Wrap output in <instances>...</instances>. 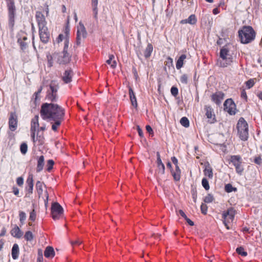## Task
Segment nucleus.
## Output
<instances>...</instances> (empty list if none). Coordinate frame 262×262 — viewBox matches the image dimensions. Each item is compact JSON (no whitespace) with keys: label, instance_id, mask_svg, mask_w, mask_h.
<instances>
[{"label":"nucleus","instance_id":"f257e3e1","mask_svg":"<svg viewBox=\"0 0 262 262\" xmlns=\"http://www.w3.org/2000/svg\"><path fill=\"white\" fill-rule=\"evenodd\" d=\"M42 119L50 122L52 129L57 131L63 120L65 111L61 106L55 103H43L40 111Z\"/></svg>","mask_w":262,"mask_h":262},{"label":"nucleus","instance_id":"f03ea898","mask_svg":"<svg viewBox=\"0 0 262 262\" xmlns=\"http://www.w3.org/2000/svg\"><path fill=\"white\" fill-rule=\"evenodd\" d=\"M238 33L242 43H249L252 41L255 37V32L251 26H244L238 31Z\"/></svg>","mask_w":262,"mask_h":262},{"label":"nucleus","instance_id":"7ed1b4c3","mask_svg":"<svg viewBox=\"0 0 262 262\" xmlns=\"http://www.w3.org/2000/svg\"><path fill=\"white\" fill-rule=\"evenodd\" d=\"M221 59L217 60V64L220 67H226L232 62L233 57L229 53V50L226 47H223L220 52Z\"/></svg>","mask_w":262,"mask_h":262},{"label":"nucleus","instance_id":"20e7f679","mask_svg":"<svg viewBox=\"0 0 262 262\" xmlns=\"http://www.w3.org/2000/svg\"><path fill=\"white\" fill-rule=\"evenodd\" d=\"M238 134L242 140L246 141L248 138V125L243 118H240L236 125Z\"/></svg>","mask_w":262,"mask_h":262},{"label":"nucleus","instance_id":"39448f33","mask_svg":"<svg viewBox=\"0 0 262 262\" xmlns=\"http://www.w3.org/2000/svg\"><path fill=\"white\" fill-rule=\"evenodd\" d=\"M86 29L81 21L77 26L76 45L79 46L87 36Z\"/></svg>","mask_w":262,"mask_h":262},{"label":"nucleus","instance_id":"423d86ee","mask_svg":"<svg viewBox=\"0 0 262 262\" xmlns=\"http://www.w3.org/2000/svg\"><path fill=\"white\" fill-rule=\"evenodd\" d=\"M8 11L9 26L12 27L14 23L16 8L14 0H6Z\"/></svg>","mask_w":262,"mask_h":262},{"label":"nucleus","instance_id":"0eeeda50","mask_svg":"<svg viewBox=\"0 0 262 262\" xmlns=\"http://www.w3.org/2000/svg\"><path fill=\"white\" fill-rule=\"evenodd\" d=\"M58 87L55 81H52L47 91L46 98L51 101H56L57 99V92Z\"/></svg>","mask_w":262,"mask_h":262},{"label":"nucleus","instance_id":"6e6552de","mask_svg":"<svg viewBox=\"0 0 262 262\" xmlns=\"http://www.w3.org/2000/svg\"><path fill=\"white\" fill-rule=\"evenodd\" d=\"M235 214V210L233 207H230L226 211L223 212V222L227 229H229L228 224L233 221Z\"/></svg>","mask_w":262,"mask_h":262},{"label":"nucleus","instance_id":"1a4fd4ad","mask_svg":"<svg viewBox=\"0 0 262 262\" xmlns=\"http://www.w3.org/2000/svg\"><path fill=\"white\" fill-rule=\"evenodd\" d=\"M230 161L235 166L236 172L241 174L244 170L242 165V160L241 157L238 155L231 156Z\"/></svg>","mask_w":262,"mask_h":262},{"label":"nucleus","instance_id":"9d476101","mask_svg":"<svg viewBox=\"0 0 262 262\" xmlns=\"http://www.w3.org/2000/svg\"><path fill=\"white\" fill-rule=\"evenodd\" d=\"M63 208L58 203L55 202L52 204L51 207L52 217L54 220L59 219L63 214Z\"/></svg>","mask_w":262,"mask_h":262},{"label":"nucleus","instance_id":"9b49d317","mask_svg":"<svg viewBox=\"0 0 262 262\" xmlns=\"http://www.w3.org/2000/svg\"><path fill=\"white\" fill-rule=\"evenodd\" d=\"M39 116L36 115L31 121V136L34 142H35V133L39 130Z\"/></svg>","mask_w":262,"mask_h":262},{"label":"nucleus","instance_id":"f8f14e48","mask_svg":"<svg viewBox=\"0 0 262 262\" xmlns=\"http://www.w3.org/2000/svg\"><path fill=\"white\" fill-rule=\"evenodd\" d=\"M224 110L230 115L235 114L236 106L231 99H227L224 103Z\"/></svg>","mask_w":262,"mask_h":262},{"label":"nucleus","instance_id":"ddd939ff","mask_svg":"<svg viewBox=\"0 0 262 262\" xmlns=\"http://www.w3.org/2000/svg\"><path fill=\"white\" fill-rule=\"evenodd\" d=\"M39 34L40 40L47 43L50 39V33L47 27L39 28Z\"/></svg>","mask_w":262,"mask_h":262},{"label":"nucleus","instance_id":"4468645a","mask_svg":"<svg viewBox=\"0 0 262 262\" xmlns=\"http://www.w3.org/2000/svg\"><path fill=\"white\" fill-rule=\"evenodd\" d=\"M35 17L39 28L47 27V22L43 14L39 11L36 12Z\"/></svg>","mask_w":262,"mask_h":262},{"label":"nucleus","instance_id":"2eb2a0df","mask_svg":"<svg viewBox=\"0 0 262 262\" xmlns=\"http://www.w3.org/2000/svg\"><path fill=\"white\" fill-rule=\"evenodd\" d=\"M17 116L14 113H11L9 119V126L11 131H14L17 128Z\"/></svg>","mask_w":262,"mask_h":262},{"label":"nucleus","instance_id":"dca6fc26","mask_svg":"<svg viewBox=\"0 0 262 262\" xmlns=\"http://www.w3.org/2000/svg\"><path fill=\"white\" fill-rule=\"evenodd\" d=\"M71 56L69 55L67 50L63 51L60 55L59 56L57 61L60 64H66L70 62Z\"/></svg>","mask_w":262,"mask_h":262},{"label":"nucleus","instance_id":"f3484780","mask_svg":"<svg viewBox=\"0 0 262 262\" xmlns=\"http://www.w3.org/2000/svg\"><path fill=\"white\" fill-rule=\"evenodd\" d=\"M204 109L206 111L205 115L207 118L209 119V122L210 123H213L215 121V115L213 114V111L210 106H205Z\"/></svg>","mask_w":262,"mask_h":262},{"label":"nucleus","instance_id":"a211bd4d","mask_svg":"<svg viewBox=\"0 0 262 262\" xmlns=\"http://www.w3.org/2000/svg\"><path fill=\"white\" fill-rule=\"evenodd\" d=\"M225 95L222 92H217L213 94L211 96V99L216 104H220L224 98Z\"/></svg>","mask_w":262,"mask_h":262},{"label":"nucleus","instance_id":"6ab92c4d","mask_svg":"<svg viewBox=\"0 0 262 262\" xmlns=\"http://www.w3.org/2000/svg\"><path fill=\"white\" fill-rule=\"evenodd\" d=\"M26 190L29 193L32 194L33 189V178L32 175H29L26 181Z\"/></svg>","mask_w":262,"mask_h":262},{"label":"nucleus","instance_id":"aec40b11","mask_svg":"<svg viewBox=\"0 0 262 262\" xmlns=\"http://www.w3.org/2000/svg\"><path fill=\"white\" fill-rule=\"evenodd\" d=\"M73 75V72L71 70H67L64 71L62 77V80L64 83H68L72 81Z\"/></svg>","mask_w":262,"mask_h":262},{"label":"nucleus","instance_id":"412c9836","mask_svg":"<svg viewBox=\"0 0 262 262\" xmlns=\"http://www.w3.org/2000/svg\"><path fill=\"white\" fill-rule=\"evenodd\" d=\"M205 167L203 171L204 175L209 179H212L213 176L212 167L208 163L205 164Z\"/></svg>","mask_w":262,"mask_h":262},{"label":"nucleus","instance_id":"4be33fe9","mask_svg":"<svg viewBox=\"0 0 262 262\" xmlns=\"http://www.w3.org/2000/svg\"><path fill=\"white\" fill-rule=\"evenodd\" d=\"M129 95L131 103L133 106L137 108L138 106V103L135 94L132 88H129Z\"/></svg>","mask_w":262,"mask_h":262},{"label":"nucleus","instance_id":"5701e85b","mask_svg":"<svg viewBox=\"0 0 262 262\" xmlns=\"http://www.w3.org/2000/svg\"><path fill=\"white\" fill-rule=\"evenodd\" d=\"M157 165L159 170V172L161 173V174H164L165 172V166L162 162V160L160 158V155L159 152H157Z\"/></svg>","mask_w":262,"mask_h":262},{"label":"nucleus","instance_id":"b1692460","mask_svg":"<svg viewBox=\"0 0 262 262\" xmlns=\"http://www.w3.org/2000/svg\"><path fill=\"white\" fill-rule=\"evenodd\" d=\"M11 235L17 238H20L23 235V232L20 230L19 227L15 226L11 231Z\"/></svg>","mask_w":262,"mask_h":262},{"label":"nucleus","instance_id":"393cba45","mask_svg":"<svg viewBox=\"0 0 262 262\" xmlns=\"http://www.w3.org/2000/svg\"><path fill=\"white\" fill-rule=\"evenodd\" d=\"M44 161L45 159L43 156H40L37 158L36 167V171L37 172L41 171L43 169L45 165Z\"/></svg>","mask_w":262,"mask_h":262},{"label":"nucleus","instance_id":"a878e982","mask_svg":"<svg viewBox=\"0 0 262 262\" xmlns=\"http://www.w3.org/2000/svg\"><path fill=\"white\" fill-rule=\"evenodd\" d=\"M171 173L175 181H178L180 180L181 178V172L178 165H177L176 166V169L174 171L172 169H171Z\"/></svg>","mask_w":262,"mask_h":262},{"label":"nucleus","instance_id":"bb28decb","mask_svg":"<svg viewBox=\"0 0 262 262\" xmlns=\"http://www.w3.org/2000/svg\"><path fill=\"white\" fill-rule=\"evenodd\" d=\"M45 256L47 258L53 257L55 255L54 249L50 246H48L44 252Z\"/></svg>","mask_w":262,"mask_h":262},{"label":"nucleus","instance_id":"cd10ccee","mask_svg":"<svg viewBox=\"0 0 262 262\" xmlns=\"http://www.w3.org/2000/svg\"><path fill=\"white\" fill-rule=\"evenodd\" d=\"M11 254L13 259H16L18 258L19 254V247L17 244H14L13 245L12 248Z\"/></svg>","mask_w":262,"mask_h":262},{"label":"nucleus","instance_id":"c85d7f7f","mask_svg":"<svg viewBox=\"0 0 262 262\" xmlns=\"http://www.w3.org/2000/svg\"><path fill=\"white\" fill-rule=\"evenodd\" d=\"M153 51V47L151 43H148L146 49L144 51V56L146 58H149Z\"/></svg>","mask_w":262,"mask_h":262},{"label":"nucleus","instance_id":"c756f323","mask_svg":"<svg viewBox=\"0 0 262 262\" xmlns=\"http://www.w3.org/2000/svg\"><path fill=\"white\" fill-rule=\"evenodd\" d=\"M186 58V55L185 54H183L179 58L176 62V68L178 70L180 69L183 66L184 64V61Z\"/></svg>","mask_w":262,"mask_h":262},{"label":"nucleus","instance_id":"7c9ffc66","mask_svg":"<svg viewBox=\"0 0 262 262\" xmlns=\"http://www.w3.org/2000/svg\"><path fill=\"white\" fill-rule=\"evenodd\" d=\"M115 58L114 55L111 54L109 55V59H107L106 62L110 65L112 69H115L116 67L117 63L115 60H113Z\"/></svg>","mask_w":262,"mask_h":262},{"label":"nucleus","instance_id":"2f4dec72","mask_svg":"<svg viewBox=\"0 0 262 262\" xmlns=\"http://www.w3.org/2000/svg\"><path fill=\"white\" fill-rule=\"evenodd\" d=\"M165 71L167 70V68L168 69V70H170L171 68L172 69H173L174 67H173V65L172 59L170 57H168L166 58V61H165Z\"/></svg>","mask_w":262,"mask_h":262},{"label":"nucleus","instance_id":"473e14b6","mask_svg":"<svg viewBox=\"0 0 262 262\" xmlns=\"http://www.w3.org/2000/svg\"><path fill=\"white\" fill-rule=\"evenodd\" d=\"M43 183L38 181L36 183V189L38 193V196L40 198L43 192L42 186Z\"/></svg>","mask_w":262,"mask_h":262},{"label":"nucleus","instance_id":"72a5a7b5","mask_svg":"<svg viewBox=\"0 0 262 262\" xmlns=\"http://www.w3.org/2000/svg\"><path fill=\"white\" fill-rule=\"evenodd\" d=\"M188 24L190 25H195L197 22V19L194 14L190 15L187 18Z\"/></svg>","mask_w":262,"mask_h":262},{"label":"nucleus","instance_id":"f704fd0d","mask_svg":"<svg viewBox=\"0 0 262 262\" xmlns=\"http://www.w3.org/2000/svg\"><path fill=\"white\" fill-rule=\"evenodd\" d=\"M180 123L185 127H188L189 126V121L188 118L185 117H183L181 119Z\"/></svg>","mask_w":262,"mask_h":262},{"label":"nucleus","instance_id":"c9c22d12","mask_svg":"<svg viewBox=\"0 0 262 262\" xmlns=\"http://www.w3.org/2000/svg\"><path fill=\"white\" fill-rule=\"evenodd\" d=\"M24 238L27 241H31L33 239V235L31 231H28L25 233Z\"/></svg>","mask_w":262,"mask_h":262},{"label":"nucleus","instance_id":"e433bc0d","mask_svg":"<svg viewBox=\"0 0 262 262\" xmlns=\"http://www.w3.org/2000/svg\"><path fill=\"white\" fill-rule=\"evenodd\" d=\"M236 252L241 255L243 256H246L247 255V252L245 251L243 247H239L236 248Z\"/></svg>","mask_w":262,"mask_h":262},{"label":"nucleus","instance_id":"4c0bfd02","mask_svg":"<svg viewBox=\"0 0 262 262\" xmlns=\"http://www.w3.org/2000/svg\"><path fill=\"white\" fill-rule=\"evenodd\" d=\"M19 221L21 225L24 224V222L26 219V214L23 211H19Z\"/></svg>","mask_w":262,"mask_h":262},{"label":"nucleus","instance_id":"58836bf2","mask_svg":"<svg viewBox=\"0 0 262 262\" xmlns=\"http://www.w3.org/2000/svg\"><path fill=\"white\" fill-rule=\"evenodd\" d=\"M202 184L205 190H208L210 188L209 182L206 178H204L202 180Z\"/></svg>","mask_w":262,"mask_h":262},{"label":"nucleus","instance_id":"ea45409f","mask_svg":"<svg viewBox=\"0 0 262 262\" xmlns=\"http://www.w3.org/2000/svg\"><path fill=\"white\" fill-rule=\"evenodd\" d=\"M20 150L22 154L25 155L28 150V146L26 143H23L20 146Z\"/></svg>","mask_w":262,"mask_h":262},{"label":"nucleus","instance_id":"a19ab883","mask_svg":"<svg viewBox=\"0 0 262 262\" xmlns=\"http://www.w3.org/2000/svg\"><path fill=\"white\" fill-rule=\"evenodd\" d=\"M42 90V86H40L37 92H36L33 96V97L34 99V101H36L38 99H39V95L41 93Z\"/></svg>","mask_w":262,"mask_h":262},{"label":"nucleus","instance_id":"79ce46f5","mask_svg":"<svg viewBox=\"0 0 262 262\" xmlns=\"http://www.w3.org/2000/svg\"><path fill=\"white\" fill-rule=\"evenodd\" d=\"M225 190L227 192H231L236 190V188L233 187L231 184H227L225 186Z\"/></svg>","mask_w":262,"mask_h":262},{"label":"nucleus","instance_id":"37998d69","mask_svg":"<svg viewBox=\"0 0 262 262\" xmlns=\"http://www.w3.org/2000/svg\"><path fill=\"white\" fill-rule=\"evenodd\" d=\"M36 212L35 209H33L32 211L30 213L29 220L31 222H34L36 220Z\"/></svg>","mask_w":262,"mask_h":262},{"label":"nucleus","instance_id":"c03bdc74","mask_svg":"<svg viewBox=\"0 0 262 262\" xmlns=\"http://www.w3.org/2000/svg\"><path fill=\"white\" fill-rule=\"evenodd\" d=\"M54 164V162L52 160H49L47 164V170L48 171H50L53 168V166Z\"/></svg>","mask_w":262,"mask_h":262},{"label":"nucleus","instance_id":"a18cd8bd","mask_svg":"<svg viewBox=\"0 0 262 262\" xmlns=\"http://www.w3.org/2000/svg\"><path fill=\"white\" fill-rule=\"evenodd\" d=\"M214 198L212 195L208 194L204 199V201L206 203H209L213 201Z\"/></svg>","mask_w":262,"mask_h":262},{"label":"nucleus","instance_id":"49530a36","mask_svg":"<svg viewBox=\"0 0 262 262\" xmlns=\"http://www.w3.org/2000/svg\"><path fill=\"white\" fill-rule=\"evenodd\" d=\"M180 80L181 83L183 84H187L188 82V76L186 74L182 75L180 79Z\"/></svg>","mask_w":262,"mask_h":262},{"label":"nucleus","instance_id":"de8ad7c7","mask_svg":"<svg viewBox=\"0 0 262 262\" xmlns=\"http://www.w3.org/2000/svg\"><path fill=\"white\" fill-rule=\"evenodd\" d=\"M254 80L253 79H250V80H248L246 82L247 88L250 89L252 88L254 85Z\"/></svg>","mask_w":262,"mask_h":262},{"label":"nucleus","instance_id":"09e8293b","mask_svg":"<svg viewBox=\"0 0 262 262\" xmlns=\"http://www.w3.org/2000/svg\"><path fill=\"white\" fill-rule=\"evenodd\" d=\"M170 92L171 94L174 97L177 96L178 94V89L177 87L172 86L171 88Z\"/></svg>","mask_w":262,"mask_h":262},{"label":"nucleus","instance_id":"8fccbe9b","mask_svg":"<svg viewBox=\"0 0 262 262\" xmlns=\"http://www.w3.org/2000/svg\"><path fill=\"white\" fill-rule=\"evenodd\" d=\"M202 213L206 214L207 211V206L206 204H202L201 206Z\"/></svg>","mask_w":262,"mask_h":262},{"label":"nucleus","instance_id":"3c124183","mask_svg":"<svg viewBox=\"0 0 262 262\" xmlns=\"http://www.w3.org/2000/svg\"><path fill=\"white\" fill-rule=\"evenodd\" d=\"M254 162L258 165H260L262 163V159L260 157H256L254 159Z\"/></svg>","mask_w":262,"mask_h":262},{"label":"nucleus","instance_id":"603ef678","mask_svg":"<svg viewBox=\"0 0 262 262\" xmlns=\"http://www.w3.org/2000/svg\"><path fill=\"white\" fill-rule=\"evenodd\" d=\"M17 184L18 186H21L24 183V179L21 177H18L16 180Z\"/></svg>","mask_w":262,"mask_h":262},{"label":"nucleus","instance_id":"864d4df0","mask_svg":"<svg viewBox=\"0 0 262 262\" xmlns=\"http://www.w3.org/2000/svg\"><path fill=\"white\" fill-rule=\"evenodd\" d=\"M93 8V11L94 14V17L95 18L97 17V14H98V9H97V6H92Z\"/></svg>","mask_w":262,"mask_h":262},{"label":"nucleus","instance_id":"5fc2aeb1","mask_svg":"<svg viewBox=\"0 0 262 262\" xmlns=\"http://www.w3.org/2000/svg\"><path fill=\"white\" fill-rule=\"evenodd\" d=\"M38 142L40 144H42L43 143V138L41 137V136H38V134H37V137L36 140H38Z\"/></svg>","mask_w":262,"mask_h":262},{"label":"nucleus","instance_id":"6e6d98bb","mask_svg":"<svg viewBox=\"0 0 262 262\" xmlns=\"http://www.w3.org/2000/svg\"><path fill=\"white\" fill-rule=\"evenodd\" d=\"M68 44H69V40L68 38H66L64 40V48L63 51H65V50H68Z\"/></svg>","mask_w":262,"mask_h":262},{"label":"nucleus","instance_id":"4d7b16f0","mask_svg":"<svg viewBox=\"0 0 262 262\" xmlns=\"http://www.w3.org/2000/svg\"><path fill=\"white\" fill-rule=\"evenodd\" d=\"M82 243V241H80L79 239L75 240L74 241L71 242V244L72 245H80Z\"/></svg>","mask_w":262,"mask_h":262},{"label":"nucleus","instance_id":"13d9d810","mask_svg":"<svg viewBox=\"0 0 262 262\" xmlns=\"http://www.w3.org/2000/svg\"><path fill=\"white\" fill-rule=\"evenodd\" d=\"M171 160L176 166L178 165V161L175 157H171Z\"/></svg>","mask_w":262,"mask_h":262},{"label":"nucleus","instance_id":"bf43d9fd","mask_svg":"<svg viewBox=\"0 0 262 262\" xmlns=\"http://www.w3.org/2000/svg\"><path fill=\"white\" fill-rule=\"evenodd\" d=\"M63 38H64V36L63 34H59L58 37L57 38V39H56L57 42L59 43V42L62 41Z\"/></svg>","mask_w":262,"mask_h":262},{"label":"nucleus","instance_id":"052dcab7","mask_svg":"<svg viewBox=\"0 0 262 262\" xmlns=\"http://www.w3.org/2000/svg\"><path fill=\"white\" fill-rule=\"evenodd\" d=\"M146 129L147 132H148L149 134L153 133L152 129L149 125L146 126Z\"/></svg>","mask_w":262,"mask_h":262},{"label":"nucleus","instance_id":"680f3d73","mask_svg":"<svg viewBox=\"0 0 262 262\" xmlns=\"http://www.w3.org/2000/svg\"><path fill=\"white\" fill-rule=\"evenodd\" d=\"M187 223L190 225V226H193L194 223L190 220L189 219H188L187 217H186V219H185Z\"/></svg>","mask_w":262,"mask_h":262},{"label":"nucleus","instance_id":"e2e57ef3","mask_svg":"<svg viewBox=\"0 0 262 262\" xmlns=\"http://www.w3.org/2000/svg\"><path fill=\"white\" fill-rule=\"evenodd\" d=\"M137 130H138L139 135L141 137H142L143 136V133L142 132V129L140 128V127L139 126H138V127H137Z\"/></svg>","mask_w":262,"mask_h":262},{"label":"nucleus","instance_id":"0e129e2a","mask_svg":"<svg viewBox=\"0 0 262 262\" xmlns=\"http://www.w3.org/2000/svg\"><path fill=\"white\" fill-rule=\"evenodd\" d=\"M179 214L184 219H186V215L182 210H179Z\"/></svg>","mask_w":262,"mask_h":262},{"label":"nucleus","instance_id":"69168bd1","mask_svg":"<svg viewBox=\"0 0 262 262\" xmlns=\"http://www.w3.org/2000/svg\"><path fill=\"white\" fill-rule=\"evenodd\" d=\"M37 262H43V256L41 253L39 255L37 258Z\"/></svg>","mask_w":262,"mask_h":262},{"label":"nucleus","instance_id":"338daca9","mask_svg":"<svg viewBox=\"0 0 262 262\" xmlns=\"http://www.w3.org/2000/svg\"><path fill=\"white\" fill-rule=\"evenodd\" d=\"M4 244V240L3 239H0V251H1L2 250Z\"/></svg>","mask_w":262,"mask_h":262},{"label":"nucleus","instance_id":"774afa93","mask_svg":"<svg viewBox=\"0 0 262 262\" xmlns=\"http://www.w3.org/2000/svg\"><path fill=\"white\" fill-rule=\"evenodd\" d=\"M6 232V230L5 228H3L2 230L1 233H0V237L5 235Z\"/></svg>","mask_w":262,"mask_h":262}]
</instances>
